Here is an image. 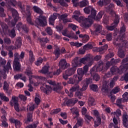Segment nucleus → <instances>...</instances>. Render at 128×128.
<instances>
[{
  "instance_id": "obj_1",
  "label": "nucleus",
  "mask_w": 128,
  "mask_h": 128,
  "mask_svg": "<svg viewBox=\"0 0 128 128\" xmlns=\"http://www.w3.org/2000/svg\"><path fill=\"white\" fill-rule=\"evenodd\" d=\"M128 70V56L122 60V65L120 67V69L117 67L113 66L110 68V72L105 74V78H110L114 74H122L123 72H126Z\"/></svg>"
},
{
  "instance_id": "obj_2",
  "label": "nucleus",
  "mask_w": 128,
  "mask_h": 128,
  "mask_svg": "<svg viewBox=\"0 0 128 128\" xmlns=\"http://www.w3.org/2000/svg\"><path fill=\"white\" fill-rule=\"evenodd\" d=\"M124 38H126L125 34H123L122 36H118V38L114 40L113 42L114 46L119 48L118 56L121 58H123L126 56V54H124V52L122 50V48H128V44H126V41L124 40Z\"/></svg>"
},
{
  "instance_id": "obj_3",
  "label": "nucleus",
  "mask_w": 128,
  "mask_h": 128,
  "mask_svg": "<svg viewBox=\"0 0 128 128\" xmlns=\"http://www.w3.org/2000/svg\"><path fill=\"white\" fill-rule=\"evenodd\" d=\"M47 82L50 86H52L50 87L46 84H43V86H42L40 88V90L46 94H48L52 91V90L54 92H58V90L62 88V86L60 83H58L56 84V82L52 80H47Z\"/></svg>"
},
{
  "instance_id": "obj_4",
  "label": "nucleus",
  "mask_w": 128,
  "mask_h": 128,
  "mask_svg": "<svg viewBox=\"0 0 128 128\" xmlns=\"http://www.w3.org/2000/svg\"><path fill=\"white\" fill-rule=\"evenodd\" d=\"M90 62H94V61L90 56H86L80 59L78 58V57H76L72 60V66L74 68H78V66H82V64H90Z\"/></svg>"
},
{
  "instance_id": "obj_5",
  "label": "nucleus",
  "mask_w": 128,
  "mask_h": 128,
  "mask_svg": "<svg viewBox=\"0 0 128 128\" xmlns=\"http://www.w3.org/2000/svg\"><path fill=\"white\" fill-rule=\"evenodd\" d=\"M94 64V62H91L88 64L85 65L83 67V70L82 68H79L77 70L78 75H74V78L76 79V80H82V78H84V75L88 76V68Z\"/></svg>"
},
{
  "instance_id": "obj_6",
  "label": "nucleus",
  "mask_w": 128,
  "mask_h": 128,
  "mask_svg": "<svg viewBox=\"0 0 128 128\" xmlns=\"http://www.w3.org/2000/svg\"><path fill=\"white\" fill-rule=\"evenodd\" d=\"M84 11L85 14H90V15L89 16L88 18H85L82 21L80 24V26H82V24H84V22L85 20H86V22H90L91 18H94L96 16V10L92 6H89L85 8L84 9Z\"/></svg>"
},
{
  "instance_id": "obj_7",
  "label": "nucleus",
  "mask_w": 128,
  "mask_h": 128,
  "mask_svg": "<svg viewBox=\"0 0 128 128\" xmlns=\"http://www.w3.org/2000/svg\"><path fill=\"white\" fill-rule=\"evenodd\" d=\"M24 58V52H22L20 56L18 52L14 53L13 66L15 70H20V60H22Z\"/></svg>"
},
{
  "instance_id": "obj_8",
  "label": "nucleus",
  "mask_w": 128,
  "mask_h": 128,
  "mask_svg": "<svg viewBox=\"0 0 128 128\" xmlns=\"http://www.w3.org/2000/svg\"><path fill=\"white\" fill-rule=\"evenodd\" d=\"M104 14V12L103 11L100 12L97 16L96 15L95 16V18H91L89 21L86 22V20L84 21V22L82 24H81V26L82 28H90L92 24L93 20H100L102 18V16Z\"/></svg>"
},
{
  "instance_id": "obj_9",
  "label": "nucleus",
  "mask_w": 128,
  "mask_h": 128,
  "mask_svg": "<svg viewBox=\"0 0 128 128\" xmlns=\"http://www.w3.org/2000/svg\"><path fill=\"white\" fill-rule=\"evenodd\" d=\"M104 64L102 62H100L99 64L93 67L90 70V74L91 76L96 74V72H104Z\"/></svg>"
},
{
  "instance_id": "obj_10",
  "label": "nucleus",
  "mask_w": 128,
  "mask_h": 128,
  "mask_svg": "<svg viewBox=\"0 0 128 128\" xmlns=\"http://www.w3.org/2000/svg\"><path fill=\"white\" fill-rule=\"evenodd\" d=\"M11 63L12 60H9L7 62L6 66H4L2 71L0 72V78H2V76H3V78L4 79L6 78V72H8V70H12Z\"/></svg>"
},
{
  "instance_id": "obj_11",
  "label": "nucleus",
  "mask_w": 128,
  "mask_h": 128,
  "mask_svg": "<svg viewBox=\"0 0 128 128\" xmlns=\"http://www.w3.org/2000/svg\"><path fill=\"white\" fill-rule=\"evenodd\" d=\"M22 46V38L18 37L16 38V43H15V46H6V48L8 52H12V50H14V48H20Z\"/></svg>"
},
{
  "instance_id": "obj_12",
  "label": "nucleus",
  "mask_w": 128,
  "mask_h": 128,
  "mask_svg": "<svg viewBox=\"0 0 128 128\" xmlns=\"http://www.w3.org/2000/svg\"><path fill=\"white\" fill-rule=\"evenodd\" d=\"M35 22L38 26H46L47 24L46 17L42 15H40L38 18H36Z\"/></svg>"
},
{
  "instance_id": "obj_13",
  "label": "nucleus",
  "mask_w": 128,
  "mask_h": 128,
  "mask_svg": "<svg viewBox=\"0 0 128 128\" xmlns=\"http://www.w3.org/2000/svg\"><path fill=\"white\" fill-rule=\"evenodd\" d=\"M76 70V67L73 66V68H69L65 71V72L63 74V78L64 80H66L68 76L74 74V72Z\"/></svg>"
},
{
  "instance_id": "obj_14",
  "label": "nucleus",
  "mask_w": 128,
  "mask_h": 128,
  "mask_svg": "<svg viewBox=\"0 0 128 128\" xmlns=\"http://www.w3.org/2000/svg\"><path fill=\"white\" fill-rule=\"evenodd\" d=\"M118 22H120V16H116V18H115L114 23L112 24L110 26H106L107 30H114V28L118 26Z\"/></svg>"
},
{
  "instance_id": "obj_15",
  "label": "nucleus",
  "mask_w": 128,
  "mask_h": 128,
  "mask_svg": "<svg viewBox=\"0 0 128 128\" xmlns=\"http://www.w3.org/2000/svg\"><path fill=\"white\" fill-rule=\"evenodd\" d=\"M12 17L14 18V22H11V24L12 26H16V22L18 20L20 19V18H18V11L14 9L12 10Z\"/></svg>"
},
{
  "instance_id": "obj_16",
  "label": "nucleus",
  "mask_w": 128,
  "mask_h": 128,
  "mask_svg": "<svg viewBox=\"0 0 128 128\" xmlns=\"http://www.w3.org/2000/svg\"><path fill=\"white\" fill-rule=\"evenodd\" d=\"M94 28H95V30L92 32L91 30V34H100L102 30V26L100 24H96L94 25Z\"/></svg>"
},
{
  "instance_id": "obj_17",
  "label": "nucleus",
  "mask_w": 128,
  "mask_h": 128,
  "mask_svg": "<svg viewBox=\"0 0 128 128\" xmlns=\"http://www.w3.org/2000/svg\"><path fill=\"white\" fill-rule=\"evenodd\" d=\"M16 28L19 32H21V30H22L23 32H24L26 34H28V28L26 26L22 25V22H19L16 25Z\"/></svg>"
},
{
  "instance_id": "obj_18",
  "label": "nucleus",
  "mask_w": 128,
  "mask_h": 128,
  "mask_svg": "<svg viewBox=\"0 0 128 128\" xmlns=\"http://www.w3.org/2000/svg\"><path fill=\"white\" fill-rule=\"evenodd\" d=\"M113 8H114V5L111 4L107 7L106 10L110 12V14L112 16H115V18H116V16H119L118 15L116 14V12L112 10Z\"/></svg>"
},
{
  "instance_id": "obj_19",
  "label": "nucleus",
  "mask_w": 128,
  "mask_h": 128,
  "mask_svg": "<svg viewBox=\"0 0 128 128\" xmlns=\"http://www.w3.org/2000/svg\"><path fill=\"white\" fill-rule=\"evenodd\" d=\"M92 82V79L90 78H86L83 80L82 82V90H86L88 88V84Z\"/></svg>"
},
{
  "instance_id": "obj_20",
  "label": "nucleus",
  "mask_w": 128,
  "mask_h": 128,
  "mask_svg": "<svg viewBox=\"0 0 128 128\" xmlns=\"http://www.w3.org/2000/svg\"><path fill=\"white\" fill-rule=\"evenodd\" d=\"M60 68L62 70H66L68 66H70V64L66 62V61L64 59L61 60L59 62Z\"/></svg>"
},
{
  "instance_id": "obj_21",
  "label": "nucleus",
  "mask_w": 128,
  "mask_h": 128,
  "mask_svg": "<svg viewBox=\"0 0 128 128\" xmlns=\"http://www.w3.org/2000/svg\"><path fill=\"white\" fill-rule=\"evenodd\" d=\"M80 30H78L77 32H76V34H79V38H82V42H84V44H86V42H88V40H90V36H88V35L87 34H84L83 35L82 34H80Z\"/></svg>"
},
{
  "instance_id": "obj_22",
  "label": "nucleus",
  "mask_w": 128,
  "mask_h": 128,
  "mask_svg": "<svg viewBox=\"0 0 128 128\" xmlns=\"http://www.w3.org/2000/svg\"><path fill=\"white\" fill-rule=\"evenodd\" d=\"M60 20H62L64 24H66V22H72V19L68 18V14H62L60 16Z\"/></svg>"
},
{
  "instance_id": "obj_23",
  "label": "nucleus",
  "mask_w": 128,
  "mask_h": 128,
  "mask_svg": "<svg viewBox=\"0 0 128 128\" xmlns=\"http://www.w3.org/2000/svg\"><path fill=\"white\" fill-rule=\"evenodd\" d=\"M9 120L11 124H14L16 128H20L22 126V124L20 122V120H16L14 118H10Z\"/></svg>"
},
{
  "instance_id": "obj_24",
  "label": "nucleus",
  "mask_w": 128,
  "mask_h": 128,
  "mask_svg": "<svg viewBox=\"0 0 128 128\" xmlns=\"http://www.w3.org/2000/svg\"><path fill=\"white\" fill-rule=\"evenodd\" d=\"M58 18V14L54 13L53 14L51 15L49 18V24L54 26V20Z\"/></svg>"
},
{
  "instance_id": "obj_25",
  "label": "nucleus",
  "mask_w": 128,
  "mask_h": 128,
  "mask_svg": "<svg viewBox=\"0 0 128 128\" xmlns=\"http://www.w3.org/2000/svg\"><path fill=\"white\" fill-rule=\"evenodd\" d=\"M78 102V100L76 98H72L70 100H68L66 102V104L68 106H74L76 102Z\"/></svg>"
},
{
  "instance_id": "obj_26",
  "label": "nucleus",
  "mask_w": 128,
  "mask_h": 128,
  "mask_svg": "<svg viewBox=\"0 0 128 128\" xmlns=\"http://www.w3.org/2000/svg\"><path fill=\"white\" fill-rule=\"evenodd\" d=\"M18 104V98L16 96H12V100L10 102V104L12 106H14Z\"/></svg>"
},
{
  "instance_id": "obj_27",
  "label": "nucleus",
  "mask_w": 128,
  "mask_h": 128,
  "mask_svg": "<svg viewBox=\"0 0 128 128\" xmlns=\"http://www.w3.org/2000/svg\"><path fill=\"white\" fill-rule=\"evenodd\" d=\"M48 68H50V66H45L42 68V70H39V72L44 74H50L52 72H48Z\"/></svg>"
},
{
  "instance_id": "obj_28",
  "label": "nucleus",
  "mask_w": 128,
  "mask_h": 128,
  "mask_svg": "<svg viewBox=\"0 0 128 128\" xmlns=\"http://www.w3.org/2000/svg\"><path fill=\"white\" fill-rule=\"evenodd\" d=\"M122 124L125 128H128V115L126 114H123L122 116Z\"/></svg>"
},
{
  "instance_id": "obj_29",
  "label": "nucleus",
  "mask_w": 128,
  "mask_h": 128,
  "mask_svg": "<svg viewBox=\"0 0 128 128\" xmlns=\"http://www.w3.org/2000/svg\"><path fill=\"white\" fill-rule=\"evenodd\" d=\"M1 26L2 28L3 32L4 34L6 35L8 34V25L2 22L1 24Z\"/></svg>"
},
{
  "instance_id": "obj_30",
  "label": "nucleus",
  "mask_w": 128,
  "mask_h": 128,
  "mask_svg": "<svg viewBox=\"0 0 128 128\" xmlns=\"http://www.w3.org/2000/svg\"><path fill=\"white\" fill-rule=\"evenodd\" d=\"M84 124V119L80 117H78L77 118V122L76 123V124L75 126H76L80 127V126H82Z\"/></svg>"
},
{
  "instance_id": "obj_31",
  "label": "nucleus",
  "mask_w": 128,
  "mask_h": 128,
  "mask_svg": "<svg viewBox=\"0 0 128 128\" xmlns=\"http://www.w3.org/2000/svg\"><path fill=\"white\" fill-rule=\"evenodd\" d=\"M111 114L114 116V118H116H116H118L122 116V111L120 109H118L116 112H112Z\"/></svg>"
},
{
  "instance_id": "obj_32",
  "label": "nucleus",
  "mask_w": 128,
  "mask_h": 128,
  "mask_svg": "<svg viewBox=\"0 0 128 128\" xmlns=\"http://www.w3.org/2000/svg\"><path fill=\"white\" fill-rule=\"evenodd\" d=\"M88 104L90 106H95L96 100H94V98H92V97H90L88 99Z\"/></svg>"
},
{
  "instance_id": "obj_33",
  "label": "nucleus",
  "mask_w": 128,
  "mask_h": 128,
  "mask_svg": "<svg viewBox=\"0 0 128 128\" xmlns=\"http://www.w3.org/2000/svg\"><path fill=\"white\" fill-rule=\"evenodd\" d=\"M78 6H80V8H84L86 6H88V0H82L80 2H78Z\"/></svg>"
},
{
  "instance_id": "obj_34",
  "label": "nucleus",
  "mask_w": 128,
  "mask_h": 128,
  "mask_svg": "<svg viewBox=\"0 0 128 128\" xmlns=\"http://www.w3.org/2000/svg\"><path fill=\"white\" fill-rule=\"evenodd\" d=\"M33 10L35 12H36V14H44V12H42V9L38 6H34Z\"/></svg>"
},
{
  "instance_id": "obj_35",
  "label": "nucleus",
  "mask_w": 128,
  "mask_h": 128,
  "mask_svg": "<svg viewBox=\"0 0 128 128\" xmlns=\"http://www.w3.org/2000/svg\"><path fill=\"white\" fill-rule=\"evenodd\" d=\"M80 81L81 80H76V78H74V75L73 76V78H70L68 82V84H74V82H76V84H78V82H80Z\"/></svg>"
},
{
  "instance_id": "obj_36",
  "label": "nucleus",
  "mask_w": 128,
  "mask_h": 128,
  "mask_svg": "<svg viewBox=\"0 0 128 128\" xmlns=\"http://www.w3.org/2000/svg\"><path fill=\"white\" fill-rule=\"evenodd\" d=\"M74 16H72L73 18L78 20V16H80V12L78 10H76L74 13Z\"/></svg>"
},
{
  "instance_id": "obj_37",
  "label": "nucleus",
  "mask_w": 128,
  "mask_h": 128,
  "mask_svg": "<svg viewBox=\"0 0 128 128\" xmlns=\"http://www.w3.org/2000/svg\"><path fill=\"white\" fill-rule=\"evenodd\" d=\"M62 34L64 36H68V38H72V36H70V33L68 34V30L65 29L62 32Z\"/></svg>"
},
{
  "instance_id": "obj_38",
  "label": "nucleus",
  "mask_w": 128,
  "mask_h": 128,
  "mask_svg": "<svg viewBox=\"0 0 128 128\" xmlns=\"http://www.w3.org/2000/svg\"><path fill=\"white\" fill-rule=\"evenodd\" d=\"M29 56H30V62H34V61L36 60V58H34V52L32 51H30L29 52Z\"/></svg>"
},
{
  "instance_id": "obj_39",
  "label": "nucleus",
  "mask_w": 128,
  "mask_h": 128,
  "mask_svg": "<svg viewBox=\"0 0 128 128\" xmlns=\"http://www.w3.org/2000/svg\"><path fill=\"white\" fill-rule=\"evenodd\" d=\"M102 122V119L100 117L97 118L96 120L94 122V127L98 128Z\"/></svg>"
},
{
  "instance_id": "obj_40",
  "label": "nucleus",
  "mask_w": 128,
  "mask_h": 128,
  "mask_svg": "<svg viewBox=\"0 0 128 128\" xmlns=\"http://www.w3.org/2000/svg\"><path fill=\"white\" fill-rule=\"evenodd\" d=\"M34 102L36 104V106H38V104H40V97L38 94H36V96L34 98Z\"/></svg>"
},
{
  "instance_id": "obj_41",
  "label": "nucleus",
  "mask_w": 128,
  "mask_h": 128,
  "mask_svg": "<svg viewBox=\"0 0 128 128\" xmlns=\"http://www.w3.org/2000/svg\"><path fill=\"white\" fill-rule=\"evenodd\" d=\"M0 98L2 100H4V102H9L10 99L8 98L5 96L4 93L0 94Z\"/></svg>"
},
{
  "instance_id": "obj_42",
  "label": "nucleus",
  "mask_w": 128,
  "mask_h": 128,
  "mask_svg": "<svg viewBox=\"0 0 128 128\" xmlns=\"http://www.w3.org/2000/svg\"><path fill=\"white\" fill-rule=\"evenodd\" d=\"M36 106V104H32L28 106L27 110L30 112H32V110H34Z\"/></svg>"
},
{
  "instance_id": "obj_43",
  "label": "nucleus",
  "mask_w": 128,
  "mask_h": 128,
  "mask_svg": "<svg viewBox=\"0 0 128 128\" xmlns=\"http://www.w3.org/2000/svg\"><path fill=\"white\" fill-rule=\"evenodd\" d=\"M70 111L73 114H76V116H78L80 114L78 108L74 107L70 109Z\"/></svg>"
},
{
  "instance_id": "obj_44",
  "label": "nucleus",
  "mask_w": 128,
  "mask_h": 128,
  "mask_svg": "<svg viewBox=\"0 0 128 128\" xmlns=\"http://www.w3.org/2000/svg\"><path fill=\"white\" fill-rule=\"evenodd\" d=\"M32 114L28 113V118L26 121V124H28L30 122H32Z\"/></svg>"
},
{
  "instance_id": "obj_45",
  "label": "nucleus",
  "mask_w": 128,
  "mask_h": 128,
  "mask_svg": "<svg viewBox=\"0 0 128 128\" xmlns=\"http://www.w3.org/2000/svg\"><path fill=\"white\" fill-rule=\"evenodd\" d=\"M34 78L36 80H39L40 82H46V78H44L42 76H34Z\"/></svg>"
},
{
  "instance_id": "obj_46",
  "label": "nucleus",
  "mask_w": 128,
  "mask_h": 128,
  "mask_svg": "<svg viewBox=\"0 0 128 128\" xmlns=\"http://www.w3.org/2000/svg\"><path fill=\"white\" fill-rule=\"evenodd\" d=\"M48 42V38H42L40 39V42L41 44V46H44V44H47Z\"/></svg>"
},
{
  "instance_id": "obj_47",
  "label": "nucleus",
  "mask_w": 128,
  "mask_h": 128,
  "mask_svg": "<svg viewBox=\"0 0 128 128\" xmlns=\"http://www.w3.org/2000/svg\"><path fill=\"white\" fill-rule=\"evenodd\" d=\"M30 14H30V13H29L28 14H26V20L30 24H34V22L32 20V18H30Z\"/></svg>"
},
{
  "instance_id": "obj_48",
  "label": "nucleus",
  "mask_w": 128,
  "mask_h": 128,
  "mask_svg": "<svg viewBox=\"0 0 128 128\" xmlns=\"http://www.w3.org/2000/svg\"><path fill=\"white\" fill-rule=\"evenodd\" d=\"M25 74L28 76H30L32 74V68H30V67L28 66L25 72Z\"/></svg>"
},
{
  "instance_id": "obj_49",
  "label": "nucleus",
  "mask_w": 128,
  "mask_h": 128,
  "mask_svg": "<svg viewBox=\"0 0 128 128\" xmlns=\"http://www.w3.org/2000/svg\"><path fill=\"white\" fill-rule=\"evenodd\" d=\"M54 54L57 58H60V48H56L54 51Z\"/></svg>"
},
{
  "instance_id": "obj_50",
  "label": "nucleus",
  "mask_w": 128,
  "mask_h": 128,
  "mask_svg": "<svg viewBox=\"0 0 128 128\" xmlns=\"http://www.w3.org/2000/svg\"><path fill=\"white\" fill-rule=\"evenodd\" d=\"M123 102H126L128 100V92H125L122 95Z\"/></svg>"
},
{
  "instance_id": "obj_51",
  "label": "nucleus",
  "mask_w": 128,
  "mask_h": 128,
  "mask_svg": "<svg viewBox=\"0 0 128 128\" xmlns=\"http://www.w3.org/2000/svg\"><path fill=\"white\" fill-rule=\"evenodd\" d=\"M62 70H64L60 68L59 69H58L56 71L53 72V75L58 76L62 72Z\"/></svg>"
},
{
  "instance_id": "obj_52",
  "label": "nucleus",
  "mask_w": 128,
  "mask_h": 128,
  "mask_svg": "<svg viewBox=\"0 0 128 128\" xmlns=\"http://www.w3.org/2000/svg\"><path fill=\"white\" fill-rule=\"evenodd\" d=\"M120 87L118 86H116L112 90V94H118V92H120Z\"/></svg>"
},
{
  "instance_id": "obj_53",
  "label": "nucleus",
  "mask_w": 128,
  "mask_h": 128,
  "mask_svg": "<svg viewBox=\"0 0 128 128\" xmlns=\"http://www.w3.org/2000/svg\"><path fill=\"white\" fill-rule=\"evenodd\" d=\"M42 58H40L37 60L36 62H35V64H36V66H38L42 64Z\"/></svg>"
},
{
  "instance_id": "obj_54",
  "label": "nucleus",
  "mask_w": 128,
  "mask_h": 128,
  "mask_svg": "<svg viewBox=\"0 0 128 128\" xmlns=\"http://www.w3.org/2000/svg\"><path fill=\"white\" fill-rule=\"evenodd\" d=\"M9 36L10 38H14L16 36V30L14 29H12L9 33Z\"/></svg>"
},
{
  "instance_id": "obj_55",
  "label": "nucleus",
  "mask_w": 128,
  "mask_h": 128,
  "mask_svg": "<svg viewBox=\"0 0 128 128\" xmlns=\"http://www.w3.org/2000/svg\"><path fill=\"white\" fill-rule=\"evenodd\" d=\"M61 110H62L60 108L55 109L54 110H52L51 112V114H58V112H60Z\"/></svg>"
},
{
  "instance_id": "obj_56",
  "label": "nucleus",
  "mask_w": 128,
  "mask_h": 128,
  "mask_svg": "<svg viewBox=\"0 0 128 128\" xmlns=\"http://www.w3.org/2000/svg\"><path fill=\"white\" fill-rule=\"evenodd\" d=\"M90 88L93 90V92H96L98 90V85L96 84H92L90 86Z\"/></svg>"
},
{
  "instance_id": "obj_57",
  "label": "nucleus",
  "mask_w": 128,
  "mask_h": 128,
  "mask_svg": "<svg viewBox=\"0 0 128 128\" xmlns=\"http://www.w3.org/2000/svg\"><path fill=\"white\" fill-rule=\"evenodd\" d=\"M78 88H80V86L76 85V86H73L70 89V92H76V90H78Z\"/></svg>"
},
{
  "instance_id": "obj_58",
  "label": "nucleus",
  "mask_w": 128,
  "mask_h": 128,
  "mask_svg": "<svg viewBox=\"0 0 128 128\" xmlns=\"http://www.w3.org/2000/svg\"><path fill=\"white\" fill-rule=\"evenodd\" d=\"M92 113L94 116H96V118H100V113L98 112V111L97 110H92Z\"/></svg>"
},
{
  "instance_id": "obj_59",
  "label": "nucleus",
  "mask_w": 128,
  "mask_h": 128,
  "mask_svg": "<svg viewBox=\"0 0 128 128\" xmlns=\"http://www.w3.org/2000/svg\"><path fill=\"white\" fill-rule=\"evenodd\" d=\"M92 117L88 114H86L84 120H86V122H88V120H89V122H90L92 120Z\"/></svg>"
},
{
  "instance_id": "obj_60",
  "label": "nucleus",
  "mask_w": 128,
  "mask_h": 128,
  "mask_svg": "<svg viewBox=\"0 0 128 128\" xmlns=\"http://www.w3.org/2000/svg\"><path fill=\"white\" fill-rule=\"evenodd\" d=\"M46 32L47 34L50 36L52 34V30L50 27L47 28L46 30Z\"/></svg>"
},
{
  "instance_id": "obj_61",
  "label": "nucleus",
  "mask_w": 128,
  "mask_h": 128,
  "mask_svg": "<svg viewBox=\"0 0 128 128\" xmlns=\"http://www.w3.org/2000/svg\"><path fill=\"white\" fill-rule=\"evenodd\" d=\"M92 78L96 82H98L100 80V76L98 74H96L95 75H93Z\"/></svg>"
},
{
  "instance_id": "obj_62",
  "label": "nucleus",
  "mask_w": 128,
  "mask_h": 128,
  "mask_svg": "<svg viewBox=\"0 0 128 128\" xmlns=\"http://www.w3.org/2000/svg\"><path fill=\"white\" fill-rule=\"evenodd\" d=\"M120 61V59H117L116 60H115L112 58L110 62L111 65L112 66V64H116V62H118Z\"/></svg>"
},
{
  "instance_id": "obj_63",
  "label": "nucleus",
  "mask_w": 128,
  "mask_h": 128,
  "mask_svg": "<svg viewBox=\"0 0 128 128\" xmlns=\"http://www.w3.org/2000/svg\"><path fill=\"white\" fill-rule=\"evenodd\" d=\"M106 38L107 40H108V42L112 40V34H108L106 36Z\"/></svg>"
},
{
  "instance_id": "obj_64",
  "label": "nucleus",
  "mask_w": 128,
  "mask_h": 128,
  "mask_svg": "<svg viewBox=\"0 0 128 128\" xmlns=\"http://www.w3.org/2000/svg\"><path fill=\"white\" fill-rule=\"evenodd\" d=\"M38 124H30L28 126H26V128H36V126H38Z\"/></svg>"
}]
</instances>
